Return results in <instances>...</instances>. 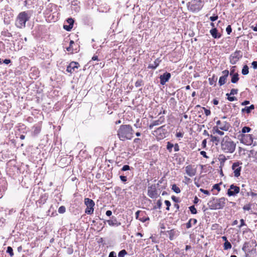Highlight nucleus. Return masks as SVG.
<instances>
[{"label": "nucleus", "instance_id": "nucleus-1", "mask_svg": "<svg viewBox=\"0 0 257 257\" xmlns=\"http://www.w3.org/2000/svg\"><path fill=\"white\" fill-rule=\"evenodd\" d=\"M134 131L130 124L121 125L117 131V136L122 141L131 140L134 137Z\"/></svg>", "mask_w": 257, "mask_h": 257}, {"label": "nucleus", "instance_id": "nucleus-2", "mask_svg": "<svg viewBox=\"0 0 257 257\" xmlns=\"http://www.w3.org/2000/svg\"><path fill=\"white\" fill-rule=\"evenodd\" d=\"M32 15L31 11H24L20 13L17 16L15 25L19 29H23L26 27V23L29 21Z\"/></svg>", "mask_w": 257, "mask_h": 257}, {"label": "nucleus", "instance_id": "nucleus-3", "mask_svg": "<svg viewBox=\"0 0 257 257\" xmlns=\"http://www.w3.org/2000/svg\"><path fill=\"white\" fill-rule=\"evenodd\" d=\"M221 149L225 153H232L235 149V144L228 137H224L221 142Z\"/></svg>", "mask_w": 257, "mask_h": 257}, {"label": "nucleus", "instance_id": "nucleus-4", "mask_svg": "<svg viewBox=\"0 0 257 257\" xmlns=\"http://www.w3.org/2000/svg\"><path fill=\"white\" fill-rule=\"evenodd\" d=\"M204 0H191L188 3V9L192 12H199L203 7Z\"/></svg>", "mask_w": 257, "mask_h": 257}, {"label": "nucleus", "instance_id": "nucleus-5", "mask_svg": "<svg viewBox=\"0 0 257 257\" xmlns=\"http://www.w3.org/2000/svg\"><path fill=\"white\" fill-rule=\"evenodd\" d=\"M227 199L224 197H221L217 199H214L211 203L210 207L211 209H220L224 207L226 204Z\"/></svg>", "mask_w": 257, "mask_h": 257}, {"label": "nucleus", "instance_id": "nucleus-6", "mask_svg": "<svg viewBox=\"0 0 257 257\" xmlns=\"http://www.w3.org/2000/svg\"><path fill=\"white\" fill-rule=\"evenodd\" d=\"M84 203L87 206L85 211V213L87 214H92L94 211V202L92 199L86 198L84 199Z\"/></svg>", "mask_w": 257, "mask_h": 257}, {"label": "nucleus", "instance_id": "nucleus-7", "mask_svg": "<svg viewBox=\"0 0 257 257\" xmlns=\"http://www.w3.org/2000/svg\"><path fill=\"white\" fill-rule=\"evenodd\" d=\"M241 143L246 145H251L253 142V138L250 135L243 134L241 136Z\"/></svg>", "mask_w": 257, "mask_h": 257}, {"label": "nucleus", "instance_id": "nucleus-8", "mask_svg": "<svg viewBox=\"0 0 257 257\" xmlns=\"http://www.w3.org/2000/svg\"><path fill=\"white\" fill-rule=\"evenodd\" d=\"M239 192V187L232 184L230 186L229 188L228 189L227 194L229 196H235Z\"/></svg>", "mask_w": 257, "mask_h": 257}, {"label": "nucleus", "instance_id": "nucleus-9", "mask_svg": "<svg viewBox=\"0 0 257 257\" xmlns=\"http://www.w3.org/2000/svg\"><path fill=\"white\" fill-rule=\"evenodd\" d=\"M240 165H241V163L237 162L233 163L232 166V169L233 170L234 175L236 177H238L240 176L241 169V167L240 166Z\"/></svg>", "mask_w": 257, "mask_h": 257}, {"label": "nucleus", "instance_id": "nucleus-10", "mask_svg": "<svg viewBox=\"0 0 257 257\" xmlns=\"http://www.w3.org/2000/svg\"><path fill=\"white\" fill-rule=\"evenodd\" d=\"M216 124L217 126H216L222 131H226L229 129L230 127L229 124L225 121L218 120L216 122Z\"/></svg>", "mask_w": 257, "mask_h": 257}, {"label": "nucleus", "instance_id": "nucleus-11", "mask_svg": "<svg viewBox=\"0 0 257 257\" xmlns=\"http://www.w3.org/2000/svg\"><path fill=\"white\" fill-rule=\"evenodd\" d=\"M148 195L152 198H156L157 197V190L155 185H152L148 187Z\"/></svg>", "mask_w": 257, "mask_h": 257}, {"label": "nucleus", "instance_id": "nucleus-12", "mask_svg": "<svg viewBox=\"0 0 257 257\" xmlns=\"http://www.w3.org/2000/svg\"><path fill=\"white\" fill-rule=\"evenodd\" d=\"M185 172L190 177L194 176L196 173V170L191 165H188L185 167Z\"/></svg>", "mask_w": 257, "mask_h": 257}, {"label": "nucleus", "instance_id": "nucleus-13", "mask_svg": "<svg viewBox=\"0 0 257 257\" xmlns=\"http://www.w3.org/2000/svg\"><path fill=\"white\" fill-rule=\"evenodd\" d=\"M171 77V74L168 72L164 73L160 76V83L162 85H164L167 81H169Z\"/></svg>", "mask_w": 257, "mask_h": 257}, {"label": "nucleus", "instance_id": "nucleus-14", "mask_svg": "<svg viewBox=\"0 0 257 257\" xmlns=\"http://www.w3.org/2000/svg\"><path fill=\"white\" fill-rule=\"evenodd\" d=\"M79 66L78 63L76 62H72L67 68V71L72 73L75 71V69H77Z\"/></svg>", "mask_w": 257, "mask_h": 257}, {"label": "nucleus", "instance_id": "nucleus-15", "mask_svg": "<svg viewBox=\"0 0 257 257\" xmlns=\"http://www.w3.org/2000/svg\"><path fill=\"white\" fill-rule=\"evenodd\" d=\"M240 56H239L238 53L235 52L232 54L229 58L230 62L232 64H235L239 60Z\"/></svg>", "mask_w": 257, "mask_h": 257}, {"label": "nucleus", "instance_id": "nucleus-16", "mask_svg": "<svg viewBox=\"0 0 257 257\" xmlns=\"http://www.w3.org/2000/svg\"><path fill=\"white\" fill-rule=\"evenodd\" d=\"M210 33L212 36L215 39H218L221 37V35L218 33L216 28H213L210 31Z\"/></svg>", "mask_w": 257, "mask_h": 257}, {"label": "nucleus", "instance_id": "nucleus-17", "mask_svg": "<svg viewBox=\"0 0 257 257\" xmlns=\"http://www.w3.org/2000/svg\"><path fill=\"white\" fill-rule=\"evenodd\" d=\"M246 187V184H242L241 185L242 188L241 189L240 194L243 196L245 195L247 196H249V192H248L247 191V190L245 188Z\"/></svg>", "mask_w": 257, "mask_h": 257}, {"label": "nucleus", "instance_id": "nucleus-18", "mask_svg": "<svg viewBox=\"0 0 257 257\" xmlns=\"http://www.w3.org/2000/svg\"><path fill=\"white\" fill-rule=\"evenodd\" d=\"M254 108V106L253 104H251L249 106H246L241 109V112H243L246 111L247 113H249L250 112L251 110H253Z\"/></svg>", "mask_w": 257, "mask_h": 257}, {"label": "nucleus", "instance_id": "nucleus-19", "mask_svg": "<svg viewBox=\"0 0 257 257\" xmlns=\"http://www.w3.org/2000/svg\"><path fill=\"white\" fill-rule=\"evenodd\" d=\"M212 132L214 134L216 133L220 136H223L224 135V132L222 131H221L220 128H219L218 127H217L216 126H214L212 128Z\"/></svg>", "mask_w": 257, "mask_h": 257}, {"label": "nucleus", "instance_id": "nucleus-20", "mask_svg": "<svg viewBox=\"0 0 257 257\" xmlns=\"http://www.w3.org/2000/svg\"><path fill=\"white\" fill-rule=\"evenodd\" d=\"M210 137L211 138V141L213 143H215L217 145L220 142V139L216 136L210 135Z\"/></svg>", "mask_w": 257, "mask_h": 257}, {"label": "nucleus", "instance_id": "nucleus-21", "mask_svg": "<svg viewBox=\"0 0 257 257\" xmlns=\"http://www.w3.org/2000/svg\"><path fill=\"white\" fill-rule=\"evenodd\" d=\"M238 76V75L237 73H235L232 75L231 80V81L232 83H235L237 82V81L239 79Z\"/></svg>", "mask_w": 257, "mask_h": 257}, {"label": "nucleus", "instance_id": "nucleus-22", "mask_svg": "<svg viewBox=\"0 0 257 257\" xmlns=\"http://www.w3.org/2000/svg\"><path fill=\"white\" fill-rule=\"evenodd\" d=\"M226 78H227L226 77H225L223 76H221L219 78L218 82L220 86H221L225 83Z\"/></svg>", "mask_w": 257, "mask_h": 257}, {"label": "nucleus", "instance_id": "nucleus-23", "mask_svg": "<svg viewBox=\"0 0 257 257\" xmlns=\"http://www.w3.org/2000/svg\"><path fill=\"white\" fill-rule=\"evenodd\" d=\"M241 73L243 75H247L248 73V67L247 65H244L241 71Z\"/></svg>", "mask_w": 257, "mask_h": 257}, {"label": "nucleus", "instance_id": "nucleus-24", "mask_svg": "<svg viewBox=\"0 0 257 257\" xmlns=\"http://www.w3.org/2000/svg\"><path fill=\"white\" fill-rule=\"evenodd\" d=\"M231 248V243L229 242H228L227 240L225 241V242L224 243V249L226 250V249H230Z\"/></svg>", "mask_w": 257, "mask_h": 257}, {"label": "nucleus", "instance_id": "nucleus-25", "mask_svg": "<svg viewBox=\"0 0 257 257\" xmlns=\"http://www.w3.org/2000/svg\"><path fill=\"white\" fill-rule=\"evenodd\" d=\"M172 189L176 193H179L180 192V188L178 187H177L175 184L172 185Z\"/></svg>", "mask_w": 257, "mask_h": 257}, {"label": "nucleus", "instance_id": "nucleus-26", "mask_svg": "<svg viewBox=\"0 0 257 257\" xmlns=\"http://www.w3.org/2000/svg\"><path fill=\"white\" fill-rule=\"evenodd\" d=\"M159 61L156 60L155 61H154V64L150 65L149 67L154 69H156L159 65Z\"/></svg>", "mask_w": 257, "mask_h": 257}, {"label": "nucleus", "instance_id": "nucleus-27", "mask_svg": "<svg viewBox=\"0 0 257 257\" xmlns=\"http://www.w3.org/2000/svg\"><path fill=\"white\" fill-rule=\"evenodd\" d=\"M217 77H216L214 75H213L212 78H209V84L210 85H213L214 84V82L217 80Z\"/></svg>", "mask_w": 257, "mask_h": 257}, {"label": "nucleus", "instance_id": "nucleus-28", "mask_svg": "<svg viewBox=\"0 0 257 257\" xmlns=\"http://www.w3.org/2000/svg\"><path fill=\"white\" fill-rule=\"evenodd\" d=\"M251 131V128L248 126H244L242 128L241 132L243 134L249 133Z\"/></svg>", "mask_w": 257, "mask_h": 257}, {"label": "nucleus", "instance_id": "nucleus-29", "mask_svg": "<svg viewBox=\"0 0 257 257\" xmlns=\"http://www.w3.org/2000/svg\"><path fill=\"white\" fill-rule=\"evenodd\" d=\"M127 254V252L125 250L123 249L120 251L118 253V257H124L125 255Z\"/></svg>", "mask_w": 257, "mask_h": 257}, {"label": "nucleus", "instance_id": "nucleus-30", "mask_svg": "<svg viewBox=\"0 0 257 257\" xmlns=\"http://www.w3.org/2000/svg\"><path fill=\"white\" fill-rule=\"evenodd\" d=\"M173 147V144H171L170 142L167 143V149L170 152L172 151V149Z\"/></svg>", "mask_w": 257, "mask_h": 257}, {"label": "nucleus", "instance_id": "nucleus-31", "mask_svg": "<svg viewBox=\"0 0 257 257\" xmlns=\"http://www.w3.org/2000/svg\"><path fill=\"white\" fill-rule=\"evenodd\" d=\"M7 252L9 253L11 256L14 255L13 250L11 246L8 247Z\"/></svg>", "mask_w": 257, "mask_h": 257}, {"label": "nucleus", "instance_id": "nucleus-32", "mask_svg": "<svg viewBox=\"0 0 257 257\" xmlns=\"http://www.w3.org/2000/svg\"><path fill=\"white\" fill-rule=\"evenodd\" d=\"M189 209H190V211H191V212L192 214H196L197 212L196 209L195 208V207L193 205V206H191L189 207Z\"/></svg>", "mask_w": 257, "mask_h": 257}, {"label": "nucleus", "instance_id": "nucleus-33", "mask_svg": "<svg viewBox=\"0 0 257 257\" xmlns=\"http://www.w3.org/2000/svg\"><path fill=\"white\" fill-rule=\"evenodd\" d=\"M66 211V208L64 206H60L58 209L59 213H64Z\"/></svg>", "mask_w": 257, "mask_h": 257}, {"label": "nucleus", "instance_id": "nucleus-34", "mask_svg": "<svg viewBox=\"0 0 257 257\" xmlns=\"http://www.w3.org/2000/svg\"><path fill=\"white\" fill-rule=\"evenodd\" d=\"M243 209L244 210H249L251 209V205L250 204H246L243 207Z\"/></svg>", "mask_w": 257, "mask_h": 257}, {"label": "nucleus", "instance_id": "nucleus-35", "mask_svg": "<svg viewBox=\"0 0 257 257\" xmlns=\"http://www.w3.org/2000/svg\"><path fill=\"white\" fill-rule=\"evenodd\" d=\"M229 95L228 93L226 94V95L228 96L227 99L230 101H233L234 100H236V98L234 96H229Z\"/></svg>", "mask_w": 257, "mask_h": 257}, {"label": "nucleus", "instance_id": "nucleus-36", "mask_svg": "<svg viewBox=\"0 0 257 257\" xmlns=\"http://www.w3.org/2000/svg\"><path fill=\"white\" fill-rule=\"evenodd\" d=\"M67 22L69 24V25L72 26L73 27L74 20L72 18H68L67 20Z\"/></svg>", "mask_w": 257, "mask_h": 257}, {"label": "nucleus", "instance_id": "nucleus-37", "mask_svg": "<svg viewBox=\"0 0 257 257\" xmlns=\"http://www.w3.org/2000/svg\"><path fill=\"white\" fill-rule=\"evenodd\" d=\"M165 204L167 206V208H166V209L167 210H169L170 209V206H171V203L168 200H165Z\"/></svg>", "mask_w": 257, "mask_h": 257}, {"label": "nucleus", "instance_id": "nucleus-38", "mask_svg": "<svg viewBox=\"0 0 257 257\" xmlns=\"http://www.w3.org/2000/svg\"><path fill=\"white\" fill-rule=\"evenodd\" d=\"M238 92V89H232L230 91V95H234L236 94Z\"/></svg>", "mask_w": 257, "mask_h": 257}, {"label": "nucleus", "instance_id": "nucleus-39", "mask_svg": "<svg viewBox=\"0 0 257 257\" xmlns=\"http://www.w3.org/2000/svg\"><path fill=\"white\" fill-rule=\"evenodd\" d=\"M72 26H67V25H64L63 26V28L65 30L68 31H69L71 30V29L72 28Z\"/></svg>", "mask_w": 257, "mask_h": 257}, {"label": "nucleus", "instance_id": "nucleus-40", "mask_svg": "<svg viewBox=\"0 0 257 257\" xmlns=\"http://www.w3.org/2000/svg\"><path fill=\"white\" fill-rule=\"evenodd\" d=\"M203 108L204 110V112L206 116H208L210 114L211 112H210V110L207 109L205 108V107H203Z\"/></svg>", "mask_w": 257, "mask_h": 257}, {"label": "nucleus", "instance_id": "nucleus-41", "mask_svg": "<svg viewBox=\"0 0 257 257\" xmlns=\"http://www.w3.org/2000/svg\"><path fill=\"white\" fill-rule=\"evenodd\" d=\"M226 31L227 33V34L229 35L230 34V33L232 31V29H231V26L230 25H228L227 27V28L226 29Z\"/></svg>", "mask_w": 257, "mask_h": 257}, {"label": "nucleus", "instance_id": "nucleus-42", "mask_svg": "<svg viewBox=\"0 0 257 257\" xmlns=\"http://www.w3.org/2000/svg\"><path fill=\"white\" fill-rule=\"evenodd\" d=\"M128 170H130V166L127 165H124L121 169V170L123 171H125Z\"/></svg>", "mask_w": 257, "mask_h": 257}, {"label": "nucleus", "instance_id": "nucleus-43", "mask_svg": "<svg viewBox=\"0 0 257 257\" xmlns=\"http://www.w3.org/2000/svg\"><path fill=\"white\" fill-rule=\"evenodd\" d=\"M213 189H216L218 191L220 190V188L219 187V185L218 184H216L213 186Z\"/></svg>", "mask_w": 257, "mask_h": 257}, {"label": "nucleus", "instance_id": "nucleus-44", "mask_svg": "<svg viewBox=\"0 0 257 257\" xmlns=\"http://www.w3.org/2000/svg\"><path fill=\"white\" fill-rule=\"evenodd\" d=\"M142 84V80H138L135 83V86L138 87L141 86Z\"/></svg>", "mask_w": 257, "mask_h": 257}, {"label": "nucleus", "instance_id": "nucleus-45", "mask_svg": "<svg viewBox=\"0 0 257 257\" xmlns=\"http://www.w3.org/2000/svg\"><path fill=\"white\" fill-rule=\"evenodd\" d=\"M222 73L223 74V76L227 78L229 74V71L227 70H225L222 71Z\"/></svg>", "mask_w": 257, "mask_h": 257}, {"label": "nucleus", "instance_id": "nucleus-46", "mask_svg": "<svg viewBox=\"0 0 257 257\" xmlns=\"http://www.w3.org/2000/svg\"><path fill=\"white\" fill-rule=\"evenodd\" d=\"M200 191L201 192H203V193H204L205 194L207 195H210L209 192L208 190H204V189H200Z\"/></svg>", "mask_w": 257, "mask_h": 257}, {"label": "nucleus", "instance_id": "nucleus-47", "mask_svg": "<svg viewBox=\"0 0 257 257\" xmlns=\"http://www.w3.org/2000/svg\"><path fill=\"white\" fill-rule=\"evenodd\" d=\"M176 137L177 138H182L183 137V133L181 132H178L176 134Z\"/></svg>", "mask_w": 257, "mask_h": 257}, {"label": "nucleus", "instance_id": "nucleus-48", "mask_svg": "<svg viewBox=\"0 0 257 257\" xmlns=\"http://www.w3.org/2000/svg\"><path fill=\"white\" fill-rule=\"evenodd\" d=\"M251 65L253 69H257V61H253L251 63Z\"/></svg>", "mask_w": 257, "mask_h": 257}, {"label": "nucleus", "instance_id": "nucleus-49", "mask_svg": "<svg viewBox=\"0 0 257 257\" xmlns=\"http://www.w3.org/2000/svg\"><path fill=\"white\" fill-rule=\"evenodd\" d=\"M217 19H218V16H212V17H210V20L212 22H214V21H216Z\"/></svg>", "mask_w": 257, "mask_h": 257}, {"label": "nucleus", "instance_id": "nucleus-50", "mask_svg": "<svg viewBox=\"0 0 257 257\" xmlns=\"http://www.w3.org/2000/svg\"><path fill=\"white\" fill-rule=\"evenodd\" d=\"M174 151L175 152H178L179 151V146L177 144H176L175 146H174Z\"/></svg>", "mask_w": 257, "mask_h": 257}, {"label": "nucleus", "instance_id": "nucleus-51", "mask_svg": "<svg viewBox=\"0 0 257 257\" xmlns=\"http://www.w3.org/2000/svg\"><path fill=\"white\" fill-rule=\"evenodd\" d=\"M108 257H116V253L114 251H111L109 253Z\"/></svg>", "mask_w": 257, "mask_h": 257}, {"label": "nucleus", "instance_id": "nucleus-52", "mask_svg": "<svg viewBox=\"0 0 257 257\" xmlns=\"http://www.w3.org/2000/svg\"><path fill=\"white\" fill-rule=\"evenodd\" d=\"M120 179L122 182H126L127 180L126 177L124 176H120Z\"/></svg>", "mask_w": 257, "mask_h": 257}, {"label": "nucleus", "instance_id": "nucleus-53", "mask_svg": "<svg viewBox=\"0 0 257 257\" xmlns=\"http://www.w3.org/2000/svg\"><path fill=\"white\" fill-rule=\"evenodd\" d=\"M206 144H207L206 140L204 139V140H203V141L202 142V146H203V148H205L206 147Z\"/></svg>", "mask_w": 257, "mask_h": 257}, {"label": "nucleus", "instance_id": "nucleus-54", "mask_svg": "<svg viewBox=\"0 0 257 257\" xmlns=\"http://www.w3.org/2000/svg\"><path fill=\"white\" fill-rule=\"evenodd\" d=\"M240 225L239 226V228H241L242 226L245 225L244 220L243 219H241L240 220Z\"/></svg>", "mask_w": 257, "mask_h": 257}, {"label": "nucleus", "instance_id": "nucleus-55", "mask_svg": "<svg viewBox=\"0 0 257 257\" xmlns=\"http://www.w3.org/2000/svg\"><path fill=\"white\" fill-rule=\"evenodd\" d=\"M191 219H190L189 220V221L186 224V227L187 228H189L191 227Z\"/></svg>", "mask_w": 257, "mask_h": 257}, {"label": "nucleus", "instance_id": "nucleus-56", "mask_svg": "<svg viewBox=\"0 0 257 257\" xmlns=\"http://www.w3.org/2000/svg\"><path fill=\"white\" fill-rule=\"evenodd\" d=\"M249 103V101L248 100H245L243 102L241 103L242 105H246L247 104H248Z\"/></svg>", "mask_w": 257, "mask_h": 257}, {"label": "nucleus", "instance_id": "nucleus-57", "mask_svg": "<svg viewBox=\"0 0 257 257\" xmlns=\"http://www.w3.org/2000/svg\"><path fill=\"white\" fill-rule=\"evenodd\" d=\"M200 154L201 155H202L203 157H204L205 158H208V157L206 155V152L205 151H201L200 152Z\"/></svg>", "mask_w": 257, "mask_h": 257}, {"label": "nucleus", "instance_id": "nucleus-58", "mask_svg": "<svg viewBox=\"0 0 257 257\" xmlns=\"http://www.w3.org/2000/svg\"><path fill=\"white\" fill-rule=\"evenodd\" d=\"M112 214V212L110 210H107L106 212V215L108 216H110Z\"/></svg>", "mask_w": 257, "mask_h": 257}, {"label": "nucleus", "instance_id": "nucleus-59", "mask_svg": "<svg viewBox=\"0 0 257 257\" xmlns=\"http://www.w3.org/2000/svg\"><path fill=\"white\" fill-rule=\"evenodd\" d=\"M249 195H251L252 197H257V193L251 192H249Z\"/></svg>", "mask_w": 257, "mask_h": 257}, {"label": "nucleus", "instance_id": "nucleus-60", "mask_svg": "<svg viewBox=\"0 0 257 257\" xmlns=\"http://www.w3.org/2000/svg\"><path fill=\"white\" fill-rule=\"evenodd\" d=\"M4 63L6 64H8L11 63V60L10 59H5Z\"/></svg>", "mask_w": 257, "mask_h": 257}, {"label": "nucleus", "instance_id": "nucleus-61", "mask_svg": "<svg viewBox=\"0 0 257 257\" xmlns=\"http://www.w3.org/2000/svg\"><path fill=\"white\" fill-rule=\"evenodd\" d=\"M153 123H154V125H155V126L159 125L160 124L159 120H155Z\"/></svg>", "mask_w": 257, "mask_h": 257}, {"label": "nucleus", "instance_id": "nucleus-62", "mask_svg": "<svg viewBox=\"0 0 257 257\" xmlns=\"http://www.w3.org/2000/svg\"><path fill=\"white\" fill-rule=\"evenodd\" d=\"M157 206H158V208H160L161 207V205H162V203H161V200H158L157 201Z\"/></svg>", "mask_w": 257, "mask_h": 257}, {"label": "nucleus", "instance_id": "nucleus-63", "mask_svg": "<svg viewBox=\"0 0 257 257\" xmlns=\"http://www.w3.org/2000/svg\"><path fill=\"white\" fill-rule=\"evenodd\" d=\"M107 223L109 225H113L114 223L113 222V221L111 220H107Z\"/></svg>", "mask_w": 257, "mask_h": 257}, {"label": "nucleus", "instance_id": "nucleus-64", "mask_svg": "<svg viewBox=\"0 0 257 257\" xmlns=\"http://www.w3.org/2000/svg\"><path fill=\"white\" fill-rule=\"evenodd\" d=\"M92 60H98V57L96 55H94L92 58Z\"/></svg>", "mask_w": 257, "mask_h": 257}]
</instances>
